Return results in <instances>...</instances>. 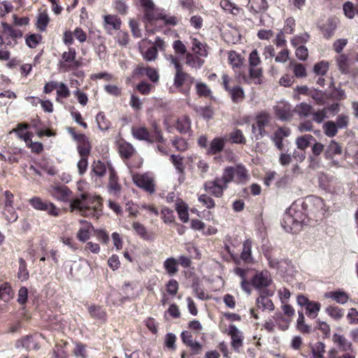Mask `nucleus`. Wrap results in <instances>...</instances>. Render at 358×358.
Here are the masks:
<instances>
[{
    "instance_id": "f257e3e1",
    "label": "nucleus",
    "mask_w": 358,
    "mask_h": 358,
    "mask_svg": "<svg viewBox=\"0 0 358 358\" xmlns=\"http://www.w3.org/2000/svg\"><path fill=\"white\" fill-rule=\"evenodd\" d=\"M49 192L55 199L69 202L71 211H78L82 216L97 219L102 213V203L99 196L83 193L71 199L72 192L63 185L51 186Z\"/></svg>"
},
{
    "instance_id": "f03ea898",
    "label": "nucleus",
    "mask_w": 358,
    "mask_h": 358,
    "mask_svg": "<svg viewBox=\"0 0 358 358\" xmlns=\"http://www.w3.org/2000/svg\"><path fill=\"white\" fill-rule=\"evenodd\" d=\"M1 25L3 30L0 33L1 48L4 46V48H11L17 44V39L22 38V33L6 22H2Z\"/></svg>"
},
{
    "instance_id": "7ed1b4c3",
    "label": "nucleus",
    "mask_w": 358,
    "mask_h": 358,
    "mask_svg": "<svg viewBox=\"0 0 358 358\" xmlns=\"http://www.w3.org/2000/svg\"><path fill=\"white\" fill-rule=\"evenodd\" d=\"M301 212L296 211L293 208H289L283 215L281 225L287 232L296 233L301 228L303 220L299 218Z\"/></svg>"
},
{
    "instance_id": "20e7f679",
    "label": "nucleus",
    "mask_w": 358,
    "mask_h": 358,
    "mask_svg": "<svg viewBox=\"0 0 358 358\" xmlns=\"http://www.w3.org/2000/svg\"><path fill=\"white\" fill-rule=\"evenodd\" d=\"M223 175L229 183L233 180L238 183H243L249 178L247 169L242 165L225 168Z\"/></svg>"
},
{
    "instance_id": "39448f33",
    "label": "nucleus",
    "mask_w": 358,
    "mask_h": 358,
    "mask_svg": "<svg viewBox=\"0 0 358 358\" xmlns=\"http://www.w3.org/2000/svg\"><path fill=\"white\" fill-rule=\"evenodd\" d=\"M194 78L188 73L178 70L176 71L174 76L173 85L182 93L188 94L191 87L194 83Z\"/></svg>"
},
{
    "instance_id": "423d86ee",
    "label": "nucleus",
    "mask_w": 358,
    "mask_h": 358,
    "mask_svg": "<svg viewBox=\"0 0 358 358\" xmlns=\"http://www.w3.org/2000/svg\"><path fill=\"white\" fill-rule=\"evenodd\" d=\"M229 182L222 174V177L216 178L214 180L204 183V189L215 197L220 198L223 195L224 189L227 188Z\"/></svg>"
},
{
    "instance_id": "0eeeda50",
    "label": "nucleus",
    "mask_w": 358,
    "mask_h": 358,
    "mask_svg": "<svg viewBox=\"0 0 358 358\" xmlns=\"http://www.w3.org/2000/svg\"><path fill=\"white\" fill-rule=\"evenodd\" d=\"M271 120V115L266 112H262L257 116L256 122L252 126V132L257 139L266 134L265 127L269 124Z\"/></svg>"
},
{
    "instance_id": "6e6552de",
    "label": "nucleus",
    "mask_w": 358,
    "mask_h": 358,
    "mask_svg": "<svg viewBox=\"0 0 358 358\" xmlns=\"http://www.w3.org/2000/svg\"><path fill=\"white\" fill-rule=\"evenodd\" d=\"M132 179L138 187L146 192L152 194L155 191L154 179L149 173L134 174Z\"/></svg>"
},
{
    "instance_id": "1a4fd4ad",
    "label": "nucleus",
    "mask_w": 358,
    "mask_h": 358,
    "mask_svg": "<svg viewBox=\"0 0 358 358\" xmlns=\"http://www.w3.org/2000/svg\"><path fill=\"white\" fill-rule=\"evenodd\" d=\"M271 282V274L267 271L257 273L251 280L252 285L259 290L268 287Z\"/></svg>"
},
{
    "instance_id": "9d476101",
    "label": "nucleus",
    "mask_w": 358,
    "mask_h": 358,
    "mask_svg": "<svg viewBox=\"0 0 358 358\" xmlns=\"http://www.w3.org/2000/svg\"><path fill=\"white\" fill-rule=\"evenodd\" d=\"M76 51L74 48H70L69 51L64 52L62 55V59L69 64H62L61 67L64 71L73 70L78 68L80 65V62L76 60Z\"/></svg>"
},
{
    "instance_id": "9b49d317",
    "label": "nucleus",
    "mask_w": 358,
    "mask_h": 358,
    "mask_svg": "<svg viewBox=\"0 0 358 358\" xmlns=\"http://www.w3.org/2000/svg\"><path fill=\"white\" fill-rule=\"evenodd\" d=\"M228 334L231 338L232 348L235 351L239 352L240 348L243 345V333L234 324H231L229 327Z\"/></svg>"
},
{
    "instance_id": "f8f14e48",
    "label": "nucleus",
    "mask_w": 358,
    "mask_h": 358,
    "mask_svg": "<svg viewBox=\"0 0 358 358\" xmlns=\"http://www.w3.org/2000/svg\"><path fill=\"white\" fill-rule=\"evenodd\" d=\"M272 294L273 293L268 290L262 291L259 296L257 299L256 301L257 308L259 309H262V310H273V303L269 298L267 297L268 296H271Z\"/></svg>"
},
{
    "instance_id": "ddd939ff",
    "label": "nucleus",
    "mask_w": 358,
    "mask_h": 358,
    "mask_svg": "<svg viewBox=\"0 0 358 358\" xmlns=\"http://www.w3.org/2000/svg\"><path fill=\"white\" fill-rule=\"evenodd\" d=\"M290 134V129L286 127H280L273 133V136H271V140L279 150H283V139L286 137H288Z\"/></svg>"
},
{
    "instance_id": "4468645a",
    "label": "nucleus",
    "mask_w": 358,
    "mask_h": 358,
    "mask_svg": "<svg viewBox=\"0 0 358 358\" xmlns=\"http://www.w3.org/2000/svg\"><path fill=\"white\" fill-rule=\"evenodd\" d=\"M131 134L137 140L146 141L149 143H154L152 136L145 127H132Z\"/></svg>"
},
{
    "instance_id": "2eb2a0df",
    "label": "nucleus",
    "mask_w": 358,
    "mask_h": 358,
    "mask_svg": "<svg viewBox=\"0 0 358 358\" xmlns=\"http://www.w3.org/2000/svg\"><path fill=\"white\" fill-rule=\"evenodd\" d=\"M104 28L110 34H112L113 30H119L121 27L120 19L115 15H107L103 17Z\"/></svg>"
},
{
    "instance_id": "dca6fc26",
    "label": "nucleus",
    "mask_w": 358,
    "mask_h": 358,
    "mask_svg": "<svg viewBox=\"0 0 358 358\" xmlns=\"http://www.w3.org/2000/svg\"><path fill=\"white\" fill-rule=\"evenodd\" d=\"M275 112L278 117L281 120H289L292 116L291 106L288 103H279L275 107Z\"/></svg>"
},
{
    "instance_id": "f3484780",
    "label": "nucleus",
    "mask_w": 358,
    "mask_h": 358,
    "mask_svg": "<svg viewBox=\"0 0 358 358\" xmlns=\"http://www.w3.org/2000/svg\"><path fill=\"white\" fill-rule=\"evenodd\" d=\"M342 152L343 150L340 144L336 141L331 140L324 151V156L326 159H331L334 155H341Z\"/></svg>"
},
{
    "instance_id": "a211bd4d",
    "label": "nucleus",
    "mask_w": 358,
    "mask_h": 358,
    "mask_svg": "<svg viewBox=\"0 0 358 358\" xmlns=\"http://www.w3.org/2000/svg\"><path fill=\"white\" fill-rule=\"evenodd\" d=\"M107 167L109 171L108 187L110 190L117 192L120 189V185L117 182V176L110 162H107Z\"/></svg>"
},
{
    "instance_id": "6ab92c4d",
    "label": "nucleus",
    "mask_w": 358,
    "mask_h": 358,
    "mask_svg": "<svg viewBox=\"0 0 358 358\" xmlns=\"http://www.w3.org/2000/svg\"><path fill=\"white\" fill-rule=\"evenodd\" d=\"M192 50L199 57H206L208 56L206 44L201 43L197 38L192 39Z\"/></svg>"
},
{
    "instance_id": "aec40b11",
    "label": "nucleus",
    "mask_w": 358,
    "mask_h": 358,
    "mask_svg": "<svg viewBox=\"0 0 358 358\" xmlns=\"http://www.w3.org/2000/svg\"><path fill=\"white\" fill-rule=\"evenodd\" d=\"M132 227L135 232L143 239L145 241H152L154 237L151 233H150L146 227L138 222H134L132 224Z\"/></svg>"
},
{
    "instance_id": "412c9836",
    "label": "nucleus",
    "mask_w": 358,
    "mask_h": 358,
    "mask_svg": "<svg viewBox=\"0 0 358 358\" xmlns=\"http://www.w3.org/2000/svg\"><path fill=\"white\" fill-rule=\"evenodd\" d=\"M80 222L83 224V227L78 230L77 233V238L81 242H85L90 238V230L92 229L93 227L90 222L83 220H81Z\"/></svg>"
},
{
    "instance_id": "4be33fe9",
    "label": "nucleus",
    "mask_w": 358,
    "mask_h": 358,
    "mask_svg": "<svg viewBox=\"0 0 358 358\" xmlns=\"http://www.w3.org/2000/svg\"><path fill=\"white\" fill-rule=\"evenodd\" d=\"M327 298H330L336 301L338 303L345 304L348 302L349 299L348 294L341 290L329 292L325 294Z\"/></svg>"
},
{
    "instance_id": "5701e85b",
    "label": "nucleus",
    "mask_w": 358,
    "mask_h": 358,
    "mask_svg": "<svg viewBox=\"0 0 358 358\" xmlns=\"http://www.w3.org/2000/svg\"><path fill=\"white\" fill-rule=\"evenodd\" d=\"M199 55L188 52L186 54L185 63L193 69H200L204 64V60Z\"/></svg>"
},
{
    "instance_id": "b1692460",
    "label": "nucleus",
    "mask_w": 358,
    "mask_h": 358,
    "mask_svg": "<svg viewBox=\"0 0 358 358\" xmlns=\"http://www.w3.org/2000/svg\"><path fill=\"white\" fill-rule=\"evenodd\" d=\"M143 13L145 20L150 23V25H152L155 22L159 20L162 17V13L155 7L143 10Z\"/></svg>"
},
{
    "instance_id": "393cba45",
    "label": "nucleus",
    "mask_w": 358,
    "mask_h": 358,
    "mask_svg": "<svg viewBox=\"0 0 358 358\" xmlns=\"http://www.w3.org/2000/svg\"><path fill=\"white\" fill-rule=\"evenodd\" d=\"M118 150L121 157L126 159L130 158L134 152V148L131 144L125 141L119 142Z\"/></svg>"
},
{
    "instance_id": "a878e982",
    "label": "nucleus",
    "mask_w": 358,
    "mask_h": 358,
    "mask_svg": "<svg viewBox=\"0 0 358 358\" xmlns=\"http://www.w3.org/2000/svg\"><path fill=\"white\" fill-rule=\"evenodd\" d=\"M332 339L334 343L336 344L341 350L348 351L351 349V343L343 336L334 334Z\"/></svg>"
},
{
    "instance_id": "bb28decb",
    "label": "nucleus",
    "mask_w": 358,
    "mask_h": 358,
    "mask_svg": "<svg viewBox=\"0 0 358 358\" xmlns=\"http://www.w3.org/2000/svg\"><path fill=\"white\" fill-rule=\"evenodd\" d=\"M176 210L178 213L179 218L183 222H187L189 220L188 207L182 201H178L176 203Z\"/></svg>"
},
{
    "instance_id": "cd10ccee",
    "label": "nucleus",
    "mask_w": 358,
    "mask_h": 358,
    "mask_svg": "<svg viewBox=\"0 0 358 358\" xmlns=\"http://www.w3.org/2000/svg\"><path fill=\"white\" fill-rule=\"evenodd\" d=\"M91 145L87 137L78 142L77 150L80 157H87L90 153Z\"/></svg>"
},
{
    "instance_id": "c85d7f7f",
    "label": "nucleus",
    "mask_w": 358,
    "mask_h": 358,
    "mask_svg": "<svg viewBox=\"0 0 358 358\" xmlns=\"http://www.w3.org/2000/svg\"><path fill=\"white\" fill-rule=\"evenodd\" d=\"M176 129L182 134L187 133L191 129L190 119L187 116H182L178 119Z\"/></svg>"
},
{
    "instance_id": "c756f323",
    "label": "nucleus",
    "mask_w": 358,
    "mask_h": 358,
    "mask_svg": "<svg viewBox=\"0 0 358 358\" xmlns=\"http://www.w3.org/2000/svg\"><path fill=\"white\" fill-rule=\"evenodd\" d=\"M224 147V141L220 138H215L210 143L208 150L209 155H215L220 152Z\"/></svg>"
},
{
    "instance_id": "7c9ffc66",
    "label": "nucleus",
    "mask_w": 358,
    "mask_h": 358,
    "mask_svg": "<svg viewBox=\"0 0 358 358\" xmlns=\"http://www.w3.org/2000/svg\"><path fill=\"white\" fill-rule=\"evenodd\" d=\"M17 347L19 348L21 345L25 348L27 350H37L39 348L38 343L34 341V338L31 336H27L23 338L21 341H17L16 344Z\"/></svg>"
},
{
    "instance_id": "2f4dec72",
    "label": "nucleus",
    "mask_w": 358,
    "mask_h": 358,
    "mask_svg": "<svg viewBox=\"0 0 358 358\" xmlns=\"http://www.w3.org/2000/svg\"><path fill=\"white\" fill-rule=\"evenodd\" d=\"M294 110L301 117H308L313 113V107L306 103H301L296 106Z\"/></svg>"
},
{
    "instance_id": "473e14b6",
    "label": "nucleus",
    "mask_w": 358,
    "mask_h": 358,
    "mask_svg": "<svg viewBox=\"0 0 358 358\" xmlns=\"http://www.w3.org/2000/svg\"><path fill=\"white\" fill-rule=\"evenodd\" d=\"M292 69L294 76L296 78H304L307 76L306 69L303 64L292 61L289 65Z\"/></svg>"
},
{
    "instance_id": "72a5a7b5",
    "label": "nucleus",
    "mask_w": 358,
    "mask_h": 358,
    "mask_svg": "<svg viewBox=\"0 0 358 358\" xmlns=\"http://www.w3.org/2000/svg\"><path fill=\"white\" fill-rule=\"evenodd\" d=\"M228 60L233 69H239L243 64L242 57L234 51L229 52Z\"/></svg>"
},
{
    "instance_id": "f704fd0d",
    "label": "nucleus",
    "mask_w": 358,
    "mask_h": 358,
    "mask_svg": "<svg viewBox=\"0 0 358 358\" xmlns=\"http://www.w3.org/2000/svg\"><path fill=\"white\" fill-rule=\"evenodd\" d=\"M322 129L324 134L329 138L334 137L338 131L335 122L331 120L326 122L322 126Z\"/></svg>"
},
{
    "instance_id": "c9c22d12",
    "label": "nucleus",
    "mask_w": 358,
    "mask_h": 358,
    "mask_svg": "<svg viewBox=\"0 0 358 358\" xmlns=\"http://www.w3.org/2000/svg\"><path fill=\"white\" fill-rule=\"evenodd\" d=\"M177 265L178 261L173 257L168 258L164 263V267L170 275H173L178 272Z\"/></svg>"
},
{
    "instance_id": "e433bc0d",
    "label": "nucleus",
    "mask_w": 358,
    "mask_h": 358,
    "mask_svg": "<svg viewBox=\"0 0 358 358\" xmlns=\"http://www.w3.org/2000/svg\"><path fill=\"white\" fill-rule=\"evenodd\" d=\"M268 7L267 0H252L250 10L254 13L265 11Z\"/></svg>"
},
{
    "instance_id": "4c0bfd02",
    "label": "nucleus",
    "mask_w": 358,
    "mask_h": 358,
    "mask_svg": "<svg viewBox=\"0 0 358 358\" xmlns=\"http://www.w3.org/2000/svg\"><path fill=\"white\" fill-rule=\"evenodd\" d=\"M252 243L250 241L247 240L243 243V251L241 252V259L248 263L252 262V258L251 255Z\"/></svg>"
},
{
    "instance_id": "58836bf2",
    "label": "nucleus",
    "mask_w": 358,
    "mask_h": 358,
    "mask_svg": "<svg viewBox=\"0 0 358 358\" xmlns=\"http://www.w3.org/2000/svg\"><path fill=\"white\" fill-rule=\"evenodd\" d=\"M13 293L11 287L8 283L0 284V299L8 301L13 298Z\"/></svg>"
},
{
    "instance_id": "ea45409f",
    "label": "nucleus",
    "mask_w": 358,
    "mask_h": 358,
    "mask_svg": "<svg viewBox=\"0 0 358 358\" xmlns=\"http://www.w3.org/2000/svg\"><path fill=\"white\" fill-rule=\"evenodd\" d=\"M312 140H315V138L312 135L310 134L299 136L296 139V145L297 148L301 150H305L309 146L310 142Z\"/></svg>"
},
{
    "instance_id": "a19ab883",
    "label": "nucleus",
    "mask_w": 358,
    "mask_h": 358,
    "mask_svg": "<svg viewBox=\"0 0 358 358\" xmlns=\"http://www.w3.org/2000/svg\"><path fill=\"white\" fill-rule=\"evenodd\" d=\"M320 303L316 301L310 302L305 307L306 310V315L313 319L317 316V314L320 310Z\"/></svg>"
},
{
    "instance_id": "79ce46f5",
    "label": "nucleus",
    "mask_w": 358,
    "mask_h": 358,
    "mask_svg": "<svg viewBox=\"0 0 358 358\" xmlns=\"http://www.w3.org/2000/svg\"><path fill=\"white\" fill-rule=\"evenodd\" d=\"M154 142L164 143V138L162 130L159 129L157 123L153 122L151 124V131H150Z\"/></svg>"
},
{
    "instance_id": "37998d69",
    "label": "nucleus",
    "mask_w": 358,
    "mask_h": 358,
    "mask_svg": "<svg viewBox=\"0 0 358 358\" xmlns=\"http://www.w3.org/2000/svg\"><path fill=\"white\" fill-rule=\"evenodd\" d=\"M88 311L93 318L96 320H105L106 313L101 307L94 305L90 306L88 308Z\"/></svg>"
},
{
    "instance_id": "c03bdc74",
    "label": "nucleus",
    "mask_w": 358,
    "mask_h": 358,
    "mask_svg": "<svg viewBox=\"0 0 358 358\" xmlns=\"http://www.w3.org/2000/svg\"><path fill=\"white\" fill-rule=\"evenodd\" d=\"M231 99L233 102L238 103L243 101L244 98V92L243 90L239 87H234L229 92Z\"/></svg>"
},
{
    "instance_id": "a18cd8bd",
    "label": "nucleus",
    "mask_w": 358,
    "mask_h": 358,
    "mask_svg": "<svg viewBox=\"0 0 358 358\" xmlns=\"http://www.w3.org/2000/svg\"><path fill=\"white\" fill-rule=\"evenodd\" d=\"M196 90L197 94L200 96L212 98V92L209 87L204 83L197 82L196 83Z\"/></svg>"
},
{
    "instance_id": "49530a36",
    "label": "nucleus",
    "mask_w": 358,
    "mask_h": 358,
    "mask_svg": "<svg viewBox=\"0 0 358 358\" xmlns=\"http://www.w3.org/2000/svg\"><path fill=\"white\" fill-rule=\"evenodd\" d=\"M336 23L333 20H329L322 27L323 35L326 38H330L334 34Z\"/></svg>"
},
{
    "instance_id": "de8ad7c7",
    "label": "nucleus",
    "mask_w": 358,
    "mask_h": 358,
    "mask_svg": "<svg viewBox=\"0 0 358 358\" xmlns=\"http://www.w3.org/2000/svg\"><path fill=\"white\" fill-rule=\"evenodd\" d=\"M69 96L70 90L67 85L64 83H58L56 101H59V99H66Z\"/></svg>"
},
{
    "instance_id": "09e8293b",
    "label": "nucleus",
    "mask_w": 358,
    "mask_h": 358,
    "mask_svg": "<svg viewBox=\"0 0 358 358\" xmlns=\"http://www.w3.org/2000/svg\"><path fill=\"white\" fill-rule=\"evenodd\" d=\"M310 36L307 33H303L301 35L294 36L290 41L291 45L297 48L301 45H304L309 39Z\"/></svg>"
},
{
    "instance_id": "8fccbe9b",
    "label": "nucleus",
    "mask_w": 358,
    "mask_h": 358,
    "mask_svg": "<svg viewBox=\"0 0 358 358\" xmlns=\"http://www.w3.org/2000/svg\"><path fill=\"white\" fill-rule=\"evenodd\" d=\"M326 312L336 320H339L344 316V310L338 306H329L327 308Z\"/></svg>"
},
{
    "instance_id": "3c124183",
    "label": "nucleus",
    "mask_w": 358,
    "mask_h": 358,
    "mask_svg": "<svg viewBox=\"0 0 358 358\" xmlns=\"http://www.w3.org/2000/svg\"><path fill=\"white\" fill-rule=\"evenodd\" d=\"M2 213H3L5 219L8 222H14L18 218V215H17L16 211L15 210L13 206L3 207Z\"/></svg>"
},
{
    "instance_id": "603ef678",
    "label": "nucleus",
    "mask_w": 358,
    "mask_h": 358,
    "mask_svg": "<svg viewBox=\"0 0 358 358\" xmlns=\"http://www.w3.org/2000/svg\"><path fill=\"white\" fill-rule=\"evenodd\" d=\"M96 121L98 127L102 131H106L110 127V122L106 118L103 113H99L97 114L96 117Z\"/></svg>"
},
{
    "instance_id": "864d4df0",
    "label": "nucleus",
    "mask_w": 358,
    "mask_h": 358,
    "mask_svg": "<svg viewBox=\"0 0 358 358\" xmlns=\"http://www.w3.org/2000/svg\"><path fill=\"white\" fill-rule=\"evenodd\" d=\"M92 171L96 176L103 177L106 172V166L102 162L97 160L92 164Z\"/></svg>"
},
{
    "instance_id": "5fc2aeb1",
    "label": "nucleus",
    "mask_w": 358,
    "mask_h": 358,
    "mask_svg": "<svg viewBox=\"0 0 358 358\" xmlns=\"http://www.w3.org/2000/svg\"><path fill=\"white\" fill-rule=\"evenodd\" d=\"M49 21H50V19L46 13H40L37 18V22H36L37 28L40 31H45L48 23H49Z\"/></svg>"
},
{
    "instance_id": "6e6d98bb",
    "label": "nucleus",
    "mask_w": 358,
    "mask_h": 358,
    "mask_svg": "<svg viewBox=\"0 0 358 358\" xmlns=\"http://www.w3.org/2000/svg\"><path fill=\"white\" fill-rule=\"evenodd\" d=\"M249 73L250 78L253 79L255 84H260V78L262 76V69L258 66H250Z\"/></svg>"
},
{
    "instance_id": "4d7b16f0",
    "label": "nucleus",
    "mask_w": 358,
    "mask_h": 358,
    "mask_svg": "<svg viewBox=\"0 0 358 358\" xmlns=\"http://www.w3.org/2000/svg\"><path fill=\"white\" fill-rule=\"evenodd\" d=\"M350 117L346 114L339 115L335 122L338 129H346L349 125Z\"/></svg>"
},
{
    "instance_id": "13d9d810",
    "label": "nucleus",
    "mask_w": 358,
    "mask_h": 358,
    "mask_svg": "<svg viewBox=\"0 0 358 358\" xmlns=\"http://www.w3.org/2000/svg\"><path fill=\"white\" fill-rule=\"evenodd\" d=\"M229 137L232 143L239 144L245 143V138L242 131L239 129H236L231 132L229 134Z\"/></svg>"
},
{
    "instance_id": "bf43d9fd",
    "label": "nucleus",
    "mask_w": 358,
    "mask_h": 358,
    "mask_svg": "<svg viewBox=\"0 0 358 358\" xmlns=\"http://www.w3.org/2000/svg\"><path fill=\"white\" fill-rule=\"evenodd\" d=\"M141 54L143 55V57L144 59L152 62L155 61L158 55V51L157 49H156V47H150L145 52H141Z\"/></svg>"
},
{
    "instance_id": "052dcab7",
    "label": "nucleus",
    "mask_w": 358,
    "mask_h": 358,
    "mask_svg": "<svg viewBox=\"0 0 358 358\" xmlns=\"http://www.w3.org/2000/svg\"><path fill=\"white\" fill-rule=\"evenodd\" d=\"M329 69V63L325 61H321L315 64L313 71L318 76H324Z\"/></svg>"
},
{
    "instance_id": "680f3d73",
    "label": "nucleus",
    "mask_w": 358,
    "mask_h": 358,
    "mask_svg": "<svg viewBox=\"0 0 358 358\" xmlns=\"http://www.w3.org/2000/svg\"><path fill=\"white\" fill-rule=\"evenodd\" d=\"M171 162L173 164L175 168L177 171L182 173L184 172V165H183V157L180 155H171Z\"/></svg>"
},
{
    "instance_id": "e2e57ef3",
    "label": "nucleus",
    "mask_w": 358,
    "mask_h": 358,
    "mask_svg": "<svg viewBox=\"0 0 358 358\" xmlns=\"http://www.w3.org/2000/svg\"><path fill=\"white\" fill-rule=\"evenodd\" d=\"M305 317L302 312L299 311V317L297 319V329L302 333H309L310 327L304 323Z\"/></svg>"
},
{
    "instance_id": "0e129e2a",
    "label": "nucleus",
    "mask_w": 358,
    "mask_h": 358,
    "mask_svg": "<svg viewBox=\"0 0 358 358\" xmlns=\"http://www.w3.org/2000/svg\"><path fill=\"white\" fill-rule=\"evenodd\" d=\"M336 62L339 70L343 73H346L348 70V59L347 56L345 55H341L336 59Z\"/></svg>"
},
{
    "instance_id": "69168bd1",
    "label": "nucleus",
    "mask_w": 358,
    "mask_h": 358,
    "mask_svg": "<svg viewBox=\"0 0 358 358\" xmlns=\"http://www.w3.org/2000/svg\"><path fill=\"white\" fill-rule=\"evenodd\" d=\"M172 145L178 151H185L188 148V144L187 141L184 138L180 137L175 138L172 141Z\"/></svg>"
},
{
    "instance_id": "338daca9",
    "label": "nucleus",
    "mask_w": 358,
    "mask_h": 358,
    "mask_svg": "<svg viewBox=\"0 0 358 358\" xmlns=\"http://www.w3.org/2000/svg\"><path fill=\"white\" fill-rule=\"evenodd\" d=\"M327 108H323L314 113L313 112L311 114L313 115V120L318 124L322 123L323 120L327 117Z\"/></svg>"
},
{
    "instance_id": "774afa93",
    "label": "nucleus",
    "mask_w": 358,
    "mask_h": 358,
    "mask_svg": "<svg viewBox=\"0 0 358 358\" xmlns=\"http://www.w3.org/2000/svg\"><path fill=\"white\" fill-rule=\"evenodd\" d=\"M346 317L349 324H358V311L356 308H350Z\"/></svg>"
}]
</instances>
